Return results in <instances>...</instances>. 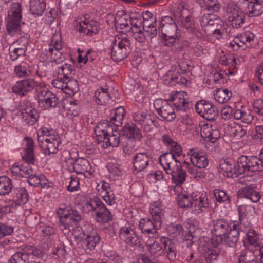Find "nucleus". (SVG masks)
Returning <instances> with one entry per match:
<instances>
[{
	"instance_id": "nucleus-44",
	"label": "nucleus",
	"mask_w": 263,
	"mask_h": 263,
	"mask_svg": "<svg viewBox=\"0 0 263 263\" xmlns=\"http://www.w3.org/2000/svg\"><path fill=\"white\" fill-rule=\"evenodd\" d=\"M32 72L31 66L26 62H22L15 66L14 73L19 78L29 77Z\"/></svg>"
},
{
	"instance_id": "nucleus-54",
	"label": "nucleus",
	"mask_w": 263,
	"mask_h": 263,
	"mask_svg": "<svg viewBox=\"0 0 263 263\" xmlns=\"http://www.w3.org/2000/svg\"><path fill=\"white\" fill-rule=\"evenodd\" d=\"M12 189L11 179L6 176H1V196L9 194Z\"/></svg>"
},
{
	"instance_id": "nucleus-16",
	"label": "nucleus",
	"mask_w": 263,
	"mask_h": 263,
	"mask_svg": "<svg viewBox=\"0 0 263 263\" xmlns=\"http://www.w3.org/2000/svg\"><path fill=\"white\" fill-rule=\"evenodd\" d=\"M40 83L33 79H26L17 81L12 88L13 92L21 96H25L28 92L40 85Z\"/></svg>"
},
{
	"instance_id": "nucleus-51",
	"label": "nucleus",
	"mask_w": 263,
	"mask_h": 263,
	"mask_svg": "<svg viewBox=\"0 0 263 263\" xmlns=\"http://www.w3.org/2000/svg\"><path fill=\"white\" fill-rule=\"evenodd\" d=\"M213 106V105L211 102L203 100L197 101L195 105L196 111L201 116Z\"/></svg>"
},
{
	"instance_id": "nucleus-58",
	"label": "nucleus",
	"mask_w": 263,
	"mask_h": 263,
	"mask_svg": "<svg viewBox=\"0 0 263 263\" xmlns=\"http://www.w3.org/2000/svg\"><path fill=\"white\" fill-rule=\"evenodd\" d=\"M192 201L191 195L189 196L185 194H181L178 197V204L182 208L191 209Z\"/></svg>"
},
{
	"instance_id": "nucleus-7",
	"label": "nucleus",
	"mask_w": 263,
	"mask_h": 263,
	"mask_svg": "<svg viewBox=\"0 0 263 263\" xmlns=\"http://www.w3.org/2000/svg\"><path fill=\"white\" fill-rule=\"evenodd\" d=\"M72 153H69V157L65 160L67 169L70 172H75L77 174H82L85 177L89 178L93 174L92 167L88 160L84 158H73Z\"/></svg>"
},
{
	"instance_id": "nucleus-38",
	"label": "nucleus",
	"mask_w": 263,
	"mask_h": 263,
	"mask_svg": "<svg viewBox=\"0 0 263 263\" xmlns=\"http://www.w3.org/2000/svg\"><path fill=\"white\" fill-rule=\"evenodd\" d=\"M125 115V110L123 107L120 106L114 109V115L110 118L108 124L115 127H119L122 124V121Z\"/></svg>"
},
{
	"instance_id": "nucleus-19",
	"label": "nucleus",
	"mask_w": 263,
	"mask_h": 263,
	"mask_svg": "<svg viewBox=\"0 0 263 263\" xmlns=\"http://www.w3.org/2000/svg\"><path fill=\"white\" fill-rule=\"evenodd\" d=\"M229 12L230 15L228 17V21L230 25L236 28L241 27L244 23L245 14L239 10L236 5L233 4L229 6Z\"/></svg>"
},
{
	"instance_id": "nucleus-23",
	"label": "nucleus",
	"mask_w": 263,
	"mask_h": 263,
	"mask_svg": "<svg viewBox=\"0 0 263 263\" xmlns=\"http://www.w3.org/2000/svg\"><path fill=\"white\" fill-rule=\"evenodd\" d=\"M77 28L80 32L90 36L98 34L100 29L99 24L94 20L80 22L77 24Z\"/></svg>"
},
{
	"instance_id": "nucleus-57",
	"label": "nucleus",
	"mask_w": 263,
	"mask_h": 263,
	"mask_svg": "<svg viewBox=\"0 0 263 263\" xmlns=\"http://www.w3.org/2000/svg\"><path fill=\"white\" fill-rule=\"evenodd\" d=\"M201 7H205L210 12H217L219 9V4L217 0H204Z\"/></svg>"
},
{
	"instance_id": "nucleus-12",
	"label": "nucleus",
	"mask_w": 263,
	"mask_h": 263,
	"mask_svg": "<svg viewBox=\"0 0 263 263\" xmlns=\"http://www.w3.org/2000/svg\"><path fill=\"white\" fill-rule=\"evenodd\" d=\"M59 227L64 234H68L70 231L73 232L77 224L82 220V216L78 211H71V213L60 216Z\"/></svg>"
},
{
	"instance_id": "nucleus-42",
	"label": "nucleus",
	"mask_w": 263,
	"mask_h": 263,
	"mask_svg": "<svg viewBox=\"0 0 263 263\" xmlns=\"http://www.w3.org/2000/svg\"><path fill=\"white\" fill-rule=\"evenodd\" d=\"M167 233L170 237L177 239H183L184 230L179 224H170L167 226Z\"/></svg>"
},
{
	"instance_id": "nucleus-59",
	"label": "nucleus",
	"mask_w": 263,
	"mask_h": 263,
	"mask_svg": "<svg viewBox=\"0 0 263 263\" xmlns=\"http://www.w3.org/2000/svg\"><path fill=\"white\" fill-rule=\"evenodd\" d=\"M202 117L207 120L214 121L218 117V111L217 108L213 105L211 109L203 115Z\"/></svg>"
},
{
	"instance_id": "nucleus-37",
	"label": "nucleus",
	"mask_w": 263,
	"mask_h": 263,
	"mask_svg": "<svg viewBox=\"0 0 263 263\" xmlns=\"http://www.w3.org/2000/svg\"><path fill=\"white\" fill-rule=\"evenodd\" d=\"M130 15L124 10L118 11L115 18V24L116 27L120 29L128 28Z\"/></svg>"
},
{
	"instance_id": "nucleus-32",
	"label": "nucleus",
	"mask_w": 263,
	"mask_h": 263,
	"mask_svg": "<svg viewBox=\"0 0 263 263\" xmlns=\"http://www.w3.org/2000/svg\"><path fill=\"white\" fill-rule=\"evenodd\" d=\"M233 229L230 230L225 236H222L221 243L233 247L237 243L239 235V228L238 224H233Z\"/></svg>"
},
{
	"instance_id": "nucleus-3",
	"label": "nucleus",
	"mask_w": 263,
	"mask_h": 263,
	"mask_svg": "<svg viewBox=\"0 0 263 263\" xmlns=\"http://www.w3.org/2000/svg\"><path fill=\"white\" fill-rule=\"evenodd\" d=\"M152 220L149 218H143L139 221V228L143 233L155 234L160 229L164 218L163 210L160 204L156 202L149 209Z\"/></svg>"
},
{
	"instance_id": "nucleus-62",
	"label": "nucleus",
	"mask_w": 263,
	"mask_h": 263,
	"mask_svg": "<svg viewBox=\"0 0 263 263\" xmlns=\"http://www.w3.org/2000/svg\"><path fill=\"white\" fill-rule=\"evenodd\" d=\"M168 148L170 152L168 153L173 154L176 158L181 156L183 154L181 145L176 142H173V144Z\"/></svg>"
},
{
	"instance_id": "nucleus-1",
	"label": "nucleus",
	"mask_w": 263,
	"mask_h": 263,
	"mask_svg": "<svg viewBox=\"0 0 263 263\" xmlns=\"http://www.w3.org/2000/svg\"><path fill=\"white\" fill-rule=\"evenodd\" d=\"M118 127H113L107 121L99 123L95 129L97 140L98 144H102L103 148L109 146L117 147L119 143H122L124 136H121Z\"/></svg>"
},
{
	"instance_id": "nucleus-43",
	"label": "nucleus",
	"mask_w": 263,
	"mask_h": 263,
	"mask_svg": "<svg viewBox=\"0 0 263 263\" xmlns=\"http://www.w3.org/2000/svg\"><path fill=\"white\" fill-rule=\"evenodd\" d=\"M215 100L219 103L228 102L232 97V92L228 89L217 88L214 91Z\"/></svg>"
},
{
	"instance_id": "nucleus-26",
	"label": "nucleus",
	"mask_w": 263,
	"mask_h": 263,
	"mask_svg": "<svg viewBox=\"0 0 263 263\" xmlns=\"http://www.w3.org/2000/svg\"><path fill=\"white\" fill-rule=\"evenodd\" d=\"M39 103H44V106L48 108H54L59 103V99L55 95L47 90L43 89L39 92Z\"/></svg>"
},
{
	"instance_id": "nucleus-22",
	"label": "nucleus",
	"mask_w": 263,
	"mask_h": 263,
	"mask_svg": "<svg viewBox=\"0 0 263 263\" xmlns=\"http://www.w3.org/2000/svg\"><path fill=\"white\" fill-rule=\"evenodd\" d=\"M97 187L98 191L100 192V194L102 195L103 200L108 205L114 206L117 204L116 195L110 190L109 183L104 181H101L98 184Z\"/></svg>"
},
{
	"instance_id": "nucleus-17",
	"label": "nucleus",
	"mask_w": 263,
	"mask_h": 263,
	"mask_svg": "<svg viewBox=\"0 0 263 263\" xmlns=\"http://www.w3.org/2000/svg\"><path fill=\"white\" fill-rule=\"evenodd\" d=\"M135 123L141 125V128L145 132H150L157 126V122L150 114L137 112L133 116Z\"/></svg>"
},
{
	"instance_id": "nucleus-61",
	"label": "nucleus",
	"mask_w": 263,
	"mask_h": 263,
	"mask_svg": "<svg viewBox=\"0 0 263 263\" xmlns=\"http://www.w3.org/2000/svg\"><path fill=\"white\" fill-rule=\"evenodd\" d=\"M17 198L20 200L22 204L26 203L29 200V195L27 190L24 187L18 190Z\"/></svg>"
},
{
	"instance_id": "nucleus-52",
	"label": "nucleus",
	"mask_w": 263,
	"mask_h": 263,
	"mask_svg": "<svg viewBox=\"0 0 263 263\" xmlns=\"http://www.w3.org/2000/svg\"><path fill=\"white\" fill-rule=\"evenodd\" d=\"M240 217L252 218L255 213V208L250 205H241L238 209Z\"/></svg>"
},
{
	"instance_id": "nucleus-31",
	"label": "nucleus",
	"mask_w": 263,
	"mask_h": 263,
	"mask_svg": "<svg viewBox=\"0 0 263 263\" xmlns=\"http://www.w3.org/2000/svg\"><path fill=\"white\" fill-rule=\"evenodd\" d=\"M238 196L250 200L251 201L256 203L260 198L259 192L256 191L253 187L247 186L238 190Z\"/></svg>"
},
{
	"instance_id": "nucleus-48",
	"label": "nucleus",
	"mask_w": 263,
	"mask_h": 263,
	"mask_svg": "<svg viewBox=\"0 0 263 263\" xmlns=\"http://www.w3.org/2000/svg\"><path fill=\"white\" fill-rule=\"evenodd\" d=\"M136 143L133 139H124L122 142L124 153L127 155L133 154L137 148Z\"/></svg>"
},
{
	"instance_id": "nucleus-25",
	"label": "nucleus",
	"mask_w": 263,
	"mask_h": 263,
	"mask_svg": "<svg viewBox=\"0 0 263 263\" xmlns=\"http://www.w3.org/2000/svg\"><path fill=\"white\" fill-rule=\"evenodd\" d=\"M192 206L191 209L196 214L200 213L205 211L209 206L208 198L205 194H196L191 195Z\"/></svg>"
},
{
	"instance_id": "nucleus-18",
	"label": "nucleus",
	"mask_w": 263,
	"mask_h": 263,
	"mask_svg": "<svg viewBox=\"0 0 263 263\" xmlns=\"http://www.w3.org/2000/svg\"><path fill=\"white\" fill-rule=\"evenodd\" d=\"M188 155L192 164L197 168H205L209 164L205 153L197 148L190 149Z\"/></svg>"
},
{
	"instance_id": "nucleus-34",
	"label": "nucleus",
	"mask_w": 263,
	"mask_h": 263,
	"mask_svg": "<svg viewBox=\"0 0 263 263\" xmlns=\"http://www.w3.org/2000/svg\"><path fill=\"white\" fill-rule=\"evenodd\" d=\"M166 173L171 175L172 182L177 185L182 184L186 177V173L182 168L181 165H176L174 169H172Z\"/></svg>"
},
{
	"instance_id": "nucleus-40",
	"label": "nucleus",
	"mask_w": 263,
	"mask_h": 263,
	"mask_svg": "<svg viewBox=\"0 0 263 263\" xmlns=\"http://www.w3.org/2000/svg\"><path fill=\"white\" fill-rule=\"evenodd\" d=\"M27 182L30 186L34 187L40 186L44 188L49 186L47 180L43 175L37 176L31 174L28 176Z\"/></svg>"
},
{
	"instance_id": "nucleus-39",
	"label": "nucleus",
	"mask_w": 263,
	"mask_h": 263,
	"mask_svg": "<svg viewBox=\"0 0 263 263\" xmlns=\"http://www.w3.org/2000/svg\"><path fill=\"white\" fill-rule=\"evenodd\" d=\"M30 11L33 15L41 16L46 8L44 0H30Z\"/></svg>"
},
{
	"instance_id": "nucleus-11",
	"label": "nucleus",
	"mask_w": 263,
	"mask_h": 263,
	"mask_svg": "<svg viewBox=\"0 0 263 263\" xmlns=\"http://www.w3.org/2000/svg\"><path fill=\"white\" fill-rule=\"evenodd\" d=\"M22 19L21 5L18 3H14L8 11L6 18V27L8 32H17L19 30Z\"/></svg>"
},
{
	"instance_id": "nucleus-46",
	"label": "nucleus",
	"mask_w": 263,
	"mask_h": 263,
	"mask_svg": "<svg viewBox=\"0 0 263 263\" xmlns=\"http://www.w3.org/2000/svg\"><path fill=\"white\" fill-rule=\"evenodd\" d=\"M214 248L208 249L204 254L205 261L206 263H213L217 260L218 257L221 254V250L220 248L215 247Z\"/></svg>"
},
{
	"instance_id": "nucleus-4",
	"label": "nucleus",
	"mask_w": 263,
	"mask_h": 263,
	"mask_svg": "<svg viewBox=\"0 0 263 263\" xmlns=\"http://www.w3.org/2000/svg\"><path fill=\"white\" fill-rule=\"evenodd\" d=\"M159 29L162 33L161 42L164 46H175L181 36V32L178 29L175 21L168 16L161 20Z\"/></svg>"
},
{
	"instance_id": "nucleus-41",
	"label": "nucleus",
	"mask_w": 263,
	"mask_h": 263,
	"mask_svg": "<svg viewBox=\"0 0 263 263\" xmlns=\"http://www.w3.org/2000/svg\"><path fill=\"white\" fill-rule=\"evenodd\" d=\"M58 74L61 76V79L63 81H67L69 79L72 78L74 74L73 67L70 64L65 63L64 65L59 67L58 69Z\"/></svg>"
},
{
	"instance_id": "nucleus-47",
	"label": "nucleus",
	"mask_w": 263,
	"mask_h": 263,
	"mask_svg": "<svg viewBox=\"0 0 263 263\" xmlns=\"http://www.w3.org/2000/svg\"><path fill=\"white\" fill-rule=\"evenodd\" d=\"M120 233L121 237L125 238L127 242L132 245H136L137 243V236L130 228H122L120 230Z\"/></svg>"
},
{
	"instance_id": "nucleus-27",
	"label": "nucleus",
	"mask_w": 263,
	"mask_h": 263,
	"mask_svg": "<svg viewBox=\"0 0 263 263\" xmlns=\"http://www.w3.org/2000/svg\"><path fill=\"white\" fill-rule=\"evenodd\" d=\"M212 15L207 14L203 15L200 19V24L203 27L205 33L208 35H211L214 29L220 27V21L218 18H212Z\"/></svg>"
},
{
	"instance_id": "nucleus-36",
	"label": "nucleus",
	"mask_w": 263,
	"mask_h": 263,
	"mask_svg": "<svg viewBox=\"0 0 263 263\" xmlns=\"http://www.w3.org/2000/svg\"><path fill=\"white\" fill-rule=\"evenodd\" d=\"M24 140L26 142L25 145L26 148H25V154L22 156V158L28 163L34 164L35 157L33 152L34 145L33 140L30 137H25Z\"/></svg>"
},
{
	"instance_id": "nucleus-56",
	"label": "nucleus",
	"mask_w": 263,
	"mask_h": 263,
	"mask_svg": "<svg viewBox=\"0 0 263 263\" xmlns=\"http://www.w3.org/2000/svg\"><path fill=\"white\" fill-rule=\"evenodd\" d=\"M182 24L187 30L191 33H196L198 29V24L191 16H187Z\"/></svg>"
},
{
	"instance_id": "nucleus-55",
	"label": "nucleus",
	"mask_w": 263,
	"mask_h": 263,
	"mask_svg": "<svg viewBox=\"0 0 263 263\" xmlns=\"http://www.w3.org/2000/svg\"><path fill=\"white\" fill-rule=\"evenodd\" d=\"M142 26V20L140 15L130 16L129 20V29L133 31H137Z\"/></svg>"
},
{
	"instance_id": "nucleus-35",
	"label": "nucleus",
	"mask_w": 263,
	"mask_h": 263,
	"mask_svg": "<svg viewBox=\"0 0 263 263\" xmlns=\"http://www.w3.org/2000/svg\"><path fill=\"white\" fill-rule=\"evenodd\" d=\"M145 246L151 256L154 258L159 257L164 253L162 247L154 238L148 240L145 243Z\"/></svg>"
},
{
	"instance_id": "nucleus-64",
	"label": "nucleus",
	"mask_w": 263,
	"mask_h": 263,
	"mask_svg": "<svg viewBox=\"0 0 263 263\" xmlns=\"http://www.w3.org/2000/svg\"><path fill=\"white\" fill-rule=\"evenodd\" d=\"M254 111L258 115L263 117V99L254 100L252 103Z\"/></svg>"
},
{
	"instance_id": "nucleus-60",
	"label": "nucleus",
	"mask_w": 263,
	"mask_h": 263,
	"mask_svg": "<svg viewBox=\"0 0 263 263\" xmlns=\"http://www.w3.org/2000/svg\"><path fill=\"white\" fill-rule=\"evenodd\" d=\"M26 50L22 48H15L12 51L10 52V57L12 61L18 59L20 57L26 55Z\"/></svg>"
},
{
	"instance_id": "nucleus-10",
	"label": "nucleus",
	"mask_w": 263,
	"mask_h": 263,
	"mask_svg": "<svg viewBox=\"0 0 263 263\" xmlns=\"http://www.w3.org/2000/svg\"><path fill=\"white\" fill-rule=\"evenodd\" d=\"M237 224L233 222L228 221L224 219H218L213 221V229L211 231L213 234L212 243L213 246H218L221 243L222 236L233 229V225Z\"/></svg>"
},
{
	"instance_id": "nucleus-53",
	"label": "nucleus",
	"mask_w": 263,
	"mask_h": 263,
	"mask_svg": "<svg viewBox=\"0 0 263 263\" xmlns=\"http://www.w3.org/2000/svg\"><path fill=\"white\" fill-rule=\"evenodd\" d=\"M200 133L202 137L204 139H208L211 142L214 143L217 139V138L214 137V136H216L218 134V132L217 130L211 132V127L206 125L201 128Z\"/></svg>"
},
{
	"instance_id": "nucleus-20",
	"label": "nucleus",
	"mask_w": 263,
	"mask_h": 263,
	"mask_svg": "<svg viewBox=\"0 0 263 263\" xmlns=\"http://www.w3.org/2000/svg\"><path fill=\"white\" fill-rule=\"evenodd\" d=\"M219 172L224 176L235 178L239 174L238 168H236L234 161L231 159L227 158L220 160L219 164Z\"/></svg>"
},
{
	"instance_id": "nucleus-29",
	"label": "nucleus",
	"mask_w": 263,
	"mask_h": 263,
	"mask_svg": "<svg viewBox=\"0 0 263 263\" xmlns=\"http://www.w3.org/2000/svg\"><path fill=\"white\" fill-rule=\"evenodd\" d=\"M187 94L185 92H177L171 97L174 106L178 110L185 111L190 108L192 104L185 98Z\"/></svg>"
},
{
	"instance_id": "nucleus-14",
	"label": "nucleus",
	"mask_w": 263,
	"mask_h": 263,
	"mask_svg": "<svg viewBox=\"0 0 263 263\" xmlns=\"http://www.w3.org/2000/svg\"><path fill=\"white\" fill-rule=\"evenodd\" d=\"M154 106L163 119L171 122L176 118L173 107L166 100L157 99L154 102Z\"/></svg>"
},
{
	"instance_id": "nucleus-5",
	"label": "nucleus",
	"mask_w": 263,
	"mask_h": 263,
	"mask_svg": "<svg viewBox=\"0 0 263 263\" xmlns=\"http://www.w3.org/2000/svg\"><path fill=\"white\" fill-rule=\"evenodd\" d=\"M41 255L40 250L31 246L23 245L11 256L8 263H41L40 261L33 259Z\"/></svg>"
},
{
	"instance_id": "nucleus-33",
	"label": "nucleus",
	"mask_w": 263,
	"mask_h": 263,
	"mask_svg": "<svg viewBox=\"0 0 263 263\" xmlns=\"http://www.w3.org/2000/svg\"><path fill=\"white\" fill-rule=\"evenodd\" d=\"M124 139H133L140 141L143 136L140 129L134 123L127 124L124 127Z\"/></svg>"
},
{
	"instance_id": "nucleus-8",
	"label": "nucleus",
	"mask_w": 263,
	"mask_h": 263,
	"mask_svg": "<svg viewBox=\"0 0 263 263\" xmlns=\"http://www.w3.org/2000/svg\"><path fill=\"white\" fill-rule=\"evenodd\" d=\"M112 59L116 62L120 61L126 58L131 52L132 45L128 38L118 37L113 41L109 47Z\"/></svg>"
},
{
	"instance_id": "nucleus-30",
	"label": "nucleus",
	"mask_w": 263,
	"mask_h": 263,
	"mask_svg": "<svg viewBox=\"0 0 263 263\" xmlns=\"http://www.w3.org/2000/svg\"><path fill=\"white\" fill-rule=\"evenodd\" d=\"M247 238L244 241V246L247 249L253 251V248L260 247L261 243L258 234L253 229H249L246 235Z\"/></svg>"
},
{
	"instance_id": "nucleus-45",
	"label": "nucleus",
	"mask_w": 263,
	"mask_h": 263,
	"mask_svg": "<svg viewBox=\"0 0 263 263\" xmlns=\"http://www.w3.org/2000/svg\"><path fill=\"white\" fill-rule=\"evenodd\" d=\"M107 89L101 88L97 89L95 93L96 102L99 105H105L109 101L110 97Z\"/></svg>"
},
{
	"instance_id": "nucleus-15",
	"label": "nucleus",
	"mask_w": 263,
	"mask_h": 263,
	"mask_svg": "<svg viewBox=\"0 0 263 263\" xmlns=\"http://www.w3.org/2000/svg\"><path fill=\"white\" fill-rule=\"evenodd\" d=\"M245 14L257 17L263 13V0H239Z\"/></svg>"
},
{
	"instance_id": "nucleus-6",
	"label": "nucleus",
	"mask_w": 263,
	"mask_h": 263,
	"mask_svg": "<svg viewBox=\"0 0 263 263\" xmlns=\"http://www.w3.org/2000/svg\"><path fill=\"white\" fill-rule=\"evenodd\" d=\"M85 207L89 211L93 213L95 220L98 222L106 223L112 219V216L109 210L98 197L88 200L85 204Z\"/></svg>"
},
{
	"instance_id": "nucleus-21",
	"label": "nucleus",
	"mask_w": 263,
	"mask_h": 263,
	"mask_svg": "<svg viewBox=\"0 0 263 263\" xmlns=\"http://www.w3.org/2000/svg\"><path fill=\"white\" fill-rule=\"evenodd\" d=\"M150 155L146 152L138 153L133 158L134 171L141 172L145 171L149 165Z\"/></svg>"
},
{
	"instance_id": "nucleus-28",
	"label": "nucleus",
	"mask_w": 263,
	"mask_h": 263,
	"mask_svg": "<svg viewBox=\"0 0 263 263\" xmlns=\"http://www.w3.org/2000/svg\"><path fill=\"white\" fill-rule=\"evenodd\" d=\"M159 161L166 173L174 169V167L178 165L177 163L179 162L176 157L168 152L161 155L159 158Z\"/></svg>"
},
{
	"instance_id": "nucleus-2",
	"label": "nucleus",
	"mask_w": 263,
	"mask_h": 263,
	"mask_svg": "<svg viewBox=\"0 0 263 263\" xmlns=\"http://www.w3.org/2000/svg\"><path fill=\"white\" fill-rule=\"evenodd\" d=\"M72 234L77 243L86 250L90 251L95 249L96 245L100 241L99 235L89 224H84L82 227H76Z\"/></svg>"
},
{
	"instance_id": "nucleus-9",
	"label": "nucleus",
	"mask_w": 263,
	"mask_h": 263,
	"mask_svg": "<svg viewBox=\"0 0 263 263\" xmlns=\"http://www.w3.org/2000/svg\"><path fill=\"white\" fill-rule=\"evenodd\" d=\"M238 172L263 171V162L254 156L242 155L237 159Z\"/></svg>"
},
{
	"instance_id": "nucleus-63",
	"label": "nucleus",
	"mask_w": 263,
	"mask_h": 263,
	"mask_svg": "<svg viewBox=\"0 0 263 263\" xmlns=\"http://www.w3.org/2000/svg\"><path fill=\"white\" fill-rule=\"evenodd\" d=\"M167 259L172 262L177 259V251L175 247L171 243L168 245L167 249L165 250Z\"/></svg>"
},
{
	"instance_id": "nucleus-50",
	"label": "nucleus",
	"mask_w": 263,
	"mask_h": 263,
	"mask_svg": "<svg viewBox=\"0 0 263 263\" xmlns=\"http://www.w3.org/2000/svg\"><path fill=\"white\" fill-rule=\"evenodd\" d=\"M47 54L50 57V61L57 64L62 63L64 59L61 50L53 49L51 47H49Z\"/></svg>"
},
{
	"instance_id": "nucleus-13",
	"label": "nucleus",
	"mask_w": 263,
	"mask_h": 263,
	"mask_svg": "<svg viewBox=\"0 0 263 263\" xmlns=\"http://www.w3.org/2000/svg\"><path fill=\"white\" fill-rule=\"evenodd\" d=\"M38 143L44 154L48 156L51 154H56L61 144L58 135H53L46 138L41 136L38 139Z\"/></svg>"
},
{
	"instance_id": "nucleus-24",
	"label": "nucleus",
	"mask_w": 263,
	"mask_h": 263,
	"mask_svg": "<svg viewBox=\"0 0 263 263\" xmlns=\"http://www.w3.org/2000/svg\"><path fill=\"white\" fill-rule=\"evenodd\" d=\"M22 119L27 126H33L37 123L40 117L37 110L31 106H27L22 110Z\"/></svg>"
},
{
	"instance_id": "nucleus-49",
	"label": "nucleus",
	"mask_w": 263,
	"mask_h": 263,
	"mask_svg": "<svg viewBox=\"0 0 263 263\" xmlns=\"http://www.w3.org/2000/svg\"><path fill=\"white\" fill-rule=\"evenodd\" d=\"M247 127H243L241 125L234 124L229 127V131L231 135L237 139L242 138L247 133Z\"/></svg>"
}]
</instances>
